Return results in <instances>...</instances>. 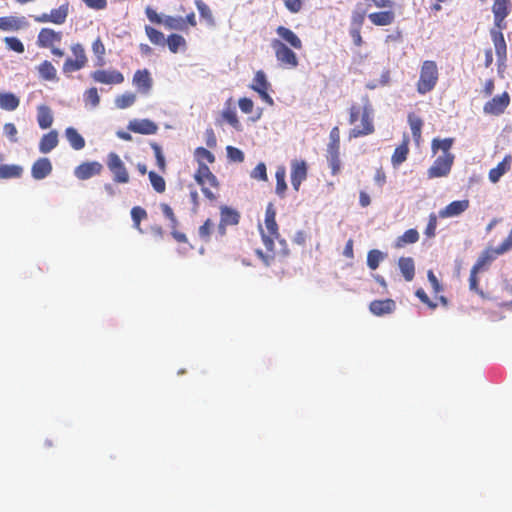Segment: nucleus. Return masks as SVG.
Here are the masks:
<instances>
[{
    "label": "nucleus",
    "mask_w": 512,
    "mask_h": 512,
    "mask_svg": "<svg viewBox=\"0 0 512 512\" xmlns=\"http://www.w3.org/2000/svg\"><path fill=\"white\" fill-rule=\"evenodd\" d=\"M19 104L20 100L15 94L10 92L0 94V108L7 111H13L17 109Z\"/></svg>",
    "instance_id": "nucleus-37"
},
{
    "label": "nucleus",
    "mask_w": 512,
    "mask_h": 512,
    "mask_svg": "<svg viewBox=\"0 0 512 512\" xmlns=\"http://www.w3.org/2000/svg\"><path fill=\"white\" fill-rule=\"evenodd\" d=\"M358 4L351 14L350 29H361L365 20L366 10L360 9Z\"/></svg>",
    "instance_id": "nucleus-45"
},
{
    "label": "nucleus",
    "mask_w": 512,
    "mask_h": 512,
    "mask_svg": "<svg viewBox=\"0 0 512 512\" xmlns=\"http://www.w3.org/2000/svg\"><path fill=\"white\" fill-rule=\"evenodd\" d=\"M150 145H151V148L154 151V155H155V158H156V164H157L159 170L162 171V172H165V170H166V161H165V157H164V155L162 153L161 147L157 143H155V142H152Z\"/></svg>",
    "instance_id": "nucleus-55"
},
{
    "label": "nucleus",
    "mask_w": 512,
    "mask_h": 512,
    "mask_svg": "<svg viewBox=\"0 0 512 512\" xmlns=\"http://www.w3.org/2000/svg\"><path fill=\"white\" fill-rule=\"evenodd\" d=\"M453 138L438 139L435 138L432 141V150L436 153L439 149L443 151V154H451L449 150L453 145Z\"/></svg>",
    "instance_id": "nucleus-47"
},
{
    "label": "nucleus",
    "mask_w": 512,
    "mask_h": 512,
    "mask_svg": "<svg viewBox=\"0 0 512 512\" xmlns=\"http://www.w3.org/2000/svg\"><path fill=\"white\" fill-rule=\"evenodd\" d=\"M239 219L240 215L236 210L229 208L227 206L221 207V219L218 226L220 234H225L226 226L238 224Z\"/></svg>",
    "instance_id": "nucleus-25"
},
{
    "label": "nucleus",
    "mask_w": 512,
    "mask_h": 512,
    "mask_svg": "<svg viewBox=\"0 0 512 512\" xmlns=\"http://www.w3.org/2000/svg\"><path fill=\"white\" fill-rule=\"evenodd\" d=\"M510 104V96L508 92H503L501 95L493 97L486 102L483 106L485 114L498 116L501 115Z\"/></svg>",
    "instance_id": "nucleus-14"
},
{
    "label": "nucleus",
    "mask_w": 512,
    "mask_h": 512,
    "mask_svg": "<svg viewBox=\"0 0 512 512\" xmlns=\"http://www.w3.org/2000/svg\"><path fill=\"white\" fill-rule=\"evenodd\" d=\"M147 216L146 210L140 206H135L131 209V218L136 229H140L141 221L146 219Z\"/></svg>",
    "instance_id": "nucleus-52"
},
{
    "label": "nucleus",
    "mask_w": 512,
    "mask_h": 512,
    "mask_svg": "<svg viewBox=\"0 0 512 512\" xmlns=\"http://www.w3.org/2000/svg\"><path fill=\"white\" fill-rule=\"evenodd\" d=\"M251 178L260 180V181H267V168L265 163L260 162L256 165V167L252 170L250 174Z\"/></svg>",
    "instance_id": "nucleus-57"
},
{
    "label": "nucleus",
    "mask_w": 512,
    "mask_h": 512,
    "mask_svg": "<svg viewBox=\"0 0 512 512\" xmlns=\"http://www.w3.org/2000/svg\"><path fill=\"white\" fill-rule=\"evenodd\" d=\"M148 177H149V180H150V183H151L153 189L157 193L165 192V190H166V182H165V180H164V178L162 176L158 175L154 171H150L148 173Z\"/></svg>",
    "instance_id": "nucleus-49"
},
{
    "label": "nucleus",
    "mask_w": 512,
    "mask_h": 512,
    "mask_svg": "<svg viewBox=\"0 0 512 512\" xmlns=\"http://www.w3.org/2000/svg\"><path fill=\"white\" fill-rule=\"evenodd\" d=\"M454 162L453 154H443L436 158L432 166L428 169L429 178H440L447 176Z\"/></svg>",
    "instance_id": "nucleus-13"
},
{
    "label": "nucleus",
    "mask_w": 512,
    "mask_h": 512,
    "mask_svg": "<svg viewBox=\"0 0 512 512\" xmlns=\"http://www.w3.org/2000/svg\"><path fill=\"white\" fill-rule=\"evenodd\" d=\"M6 47L16 53L22 54L25 51L24 44L17 37H5Z\"/></svg>",
    "instance_id": "nucleus-54"
},
{
    "label": "nucleus",
    "mask_w": 512,
    "mask_h": 512,
    "mask_svg": "<svg viewBox=\"0 0 512 512\" xmlns=\"http://www.w3.org/2000/svg\"><path fill=\"white\" fill-rule=\"evenodd\" d=\"M511 11V0H494L492 12L494 16V27L490 29V36L493 42L499 66H504L507 61V44L503 30L506 28V17Z\"/></svg>",
    "instance_id": "nucleus-3"
},
{
    "label": "nucleus",
    "mask_w": 512,
    "mask_h": 512,
    "mask_svg": "<svg viewBox=\"0 0 512 512\" xmlns=\"http://www.w3.org/2000/svg\"><path fill=\"white\" fill-rule=\"evenodd\" d=\"M512 156L507 154L503 160L492 168L488 173V178L492 183H497L500 178L511 169Z\"/></svg>",
    "instance_id": "nucleus-26"
},
{
    "label": "nucleus",
    "mask_w": 512,
    "mask_h": 512,
    "mask_svg": "<svg viewBox=\"0 0 512 512\" xmlns=\"http://www.w3.org/2000/svg\"><path fill=\"white\" fill-rule=\"evenodd\" d=\"M62 41V31H56L52 28L44 27L40 29L37 35L36 44L41 49L50 50L53 56L61 58L65 55V50L61 47Z\"/></svg>",
    "instance_id": "nucleus-4"
},
{
    "label": "nucleus",
    "mask_w": 512,
    "mask_h": 512,
    "mask_svg": "<svg viewBox=\"0 0 512 512\" xmlns=\"http://www.w3.org/2000/svg\"><path fill=\"white\" fill-rule=\"evenodd\" d=\"M360 119V124L354 125V127L351 129L350 137L358 138L370 135L374 132L373 109L367 97L365 98L364 110Z\"/></svg>",
    "instance_id": "nucleus-9"
},
{
    "label": "nucleus",
    "mask_w": 512,
    "mask_h": 512,
    "mask_svg": "<svg viewBox=\"0 0 512 512\" xmlns=\"http://www.w3.org/2000/svg\"><path fill=\"white\" fill-rule=\"evenodd\" d=\"M58 142V133L52 130L41 137L39 151L43 154L49 153L58 145Z\"/></svg>",
    "instance_id": "nucleus-29"
},
{
    "label": "nucleus",
    "mask_w": 512,
    "mask_h": 512,
    "mask_svg": "<svg viewBox=\"0 0 512 512\" xmlns=\"http://www.w3.org/2000/svg\"><path fill=\"white\" fill-rule=\"evenodd\" d=\"M307 164L304 160H294L291 163V184L298 191L301 183L307 178Z\"/></svg>",
    "instance_id": "nucleus-18"
},
{
    "label": "nucleus",
    "mask_w": 512,
    "mask_h": 512,
    "mask_svg": "<svg viewBox=\"0 0 512 512\" xmlns=\"http://www.w3.org/2000/svg\"><path fill=\"white\" fill-rule=\"evenodd\" d=\"M85 105H89L91 108H95L100 103V96L98 90L95 87H91L84 93Z\"/></svg>",
    "instance_id": "nucleus-51"
},
{
    "label": "nucleus",
    "mask_w": 512,
    "mask_h": 512,
    "mask_svg": "<svg viewBox=\"0 0 512 512\" xmlns=\"http://www.w3.org/2000/svg\"><path fill=\"white\" fill-rule=\"evenodd\" d=\"M439 78L438 66L435 61L423 62L418 79V93L425 94L432 91Z\"/></svg>",
    "instance_id": "nucleus-6"
},
{
    "label": "nucleus",
    "mask_w": 512,
    "mask_h": 512,
    "mask_svg": "<svg viewBox=\"0 0 512 512\" xmlns=\"http://www.w3.org/2000/svg\"><path fill=\"white\" fill-rule=\"evenodd\" d=\"M92 51L93 53L95 54L96 58H97V65L98 66H102L105 64V53H106V48H105V45L104 43L102 42L101 38L98 37L97 39L94 40V42L92 43Z\"/></svg>",
    "instance_id": "nucleus-44"
},
{
    "label": "nucleus",
    "mask_w": 512,
    "mask_h": 512,
    "mask_svg": "<svg viewBox=\"0 0 512 512\" xmlns=\"http://www.w3.org/2000/svg\"><path fill=\"white\" fill-rule=\"evenodd\" d=\"M103 165L97 161L83 162L74 169V175L79 180H87L101 174Z\"/></svg>",
    "instance_id": "nucleus-17"
},
{
    "label": "nucleus",
    "mask_w": 512,
    "mask_h": 512,
    "mask_svg": "<svg viewBox=\"0 0 512 512\" xmlns=\"http://www.w3.org/2000/svg\"><path fill=\"white\" fill-rule=\"evenodd\" d=\"M52 163L49 158L41 157L37 159L31 167V175L35 180H42L52 172Z\"/></svg>",
    "instance_id": "nucleus-22"
},
{
    "label": "nucleus",
    "mask_w": 512,
    "mask_h": 512,
    "mask_svg": "<svg viewBox=\"0 0 512 512\" xmlns=\"http://www.w3.org/2000/svg\"><path fill=\"white\" fill-rule=\"evenodd\" d=\"M136 101V95L132 92H125L115 98V105L119 109H126Z\"/></svg>",
    "instance_id": "nucleus-46"
},
{
    "label": "nucleus",
    "mask_w": 512,
    "mask_h": 512,
    "mask_svg": "<svg viewBox=\"0 0 512 512\" xmlns=\"http://www.w3.org/2000/svg\"><path fill=\"white\" fill-rule=\"evenodd\" d=\"M276 33L280 39H273L271 41V47L274 50L276 60L284 68H296L299 61L291 48L301 50L303 47L301 39L295 32L285 26H278Z\"/></svg>",
    "instance_id": "nucleus-2"
},
{
    "label": "nucleus",
    "mask_w": 512,
    "mask_h": 512,
    "mask_svg": "<svg viewBox=\"0 0 512 512\" xmlns=\"http://www.w3.org/2000/svg\"><path fill=\"white\" fill-rule=\"evenodd\" d=\"M107 167L113 174V180L116 183L125 184L129 182V173L125 164L118 154L111 152L107 156Z\"/></svg>",
    "instance_id": "nucleus-12"
},
{
    "label": "nucleus",
    "mask_w": 512,
    "mask_h": 512,
    "mask_svg": "<svg viewBox=\"0 0 512 512\" xmlns=\"http://www.w3.org/2000/svg\"><path fill=\"white\" fill-rule=\"evenodd\" d=\"M91 77L101 84H121L124 81L123 74L117 70H96Z\"/></svg>",
    "instance_id": "nucleus-19"
},
{
    "label": "nucleus",
    "mask_w": 512,
    "mask_h": 512,
    "mask_svg": "<svg viewBox=\"0 0 512 512\" xmlns=\"http://www.w3.org/2000/svg\"><path fill=\"white\" fill-rule=\"evenodd\" d=\"M238 105L243 113L249 114L253 111L254 103L250 98H240L238 101Z\"/></svg>",
    "instance_id": "nucleus-62"
},
{
    "label": "nucleus",
    "mask_w": 512,
    "mask_h": 512,
    "mask_svg": "<svg viewBox=\"0 0 512 512\" xmlns=\"http://www.w3.org/2000/svg\"><path fill=\"white\" fill-rule=\"evenodd\" d=\"M29 27V22L24 16H4L0 17V30L19 31Z\"/></svg>",
    "instance_id": "nucleus-20"
},
{
    "label": "nucleus",
    "mask_w": 512,
    "mask_h": 512,
    "mask_svg": "<svg viewBox=\"0 0 512 512\" xmlns=\"http://www.w3.org/2000/svg\"><path fill=\"white\" fill-rule=\"evenodd\" d=\"M145 14L150 22L154 24H163L167 29L185 31L187 27L184 25L182 17L165 16L162 18L153 8L146 7Z\"/></svg>",
    "instance_id": "nucleus-11"
},
{
    "label": "nucleus",
    "mask_w": 512,
    "mask_h": 512,
    "mask_svg": "<svg viewBox=\"0 0 512 512\" xmlns=\"http://www.w3.org/2000/svg\"><path fill=\"white\" fill-rule=\"evenodd\" d=\"M259 229L266 252L256 250V254L266 266H270L277 257L285 258L289 254L287 242L280 238L276 211L272 203L266 207L264 228L260 225Z\"/></svg>",
    "instance_id": "nucleus-1"
},
{
    "label": "nucleus",
    "mask_w": 512,
    "mask_h": 512,
    "mask_svg": "<svg viewBox=\"0 0 512 512\" xmlns=\"http://www.w3.org/2000/svg\"><path fill=\"white\" fill-rule=\"evenodd\" d=\"M427 276H428V281L431 285L432 291L434 293L435 301L434 302L431 301L429 299V297L427 296V294L421 289H418V299H420L421 302L426 304L431 309H434L435 307H437V302H440V303L446 305L447 299L442 295H438L443 290V287H442L441 283L439 282L438 278L436 277V275L434 274V272L432 270L428 271Z\"/></svg>",
    "instance_id": "nucleus-10"
},
{
    "label": "nucleus",
    "mask_w": 512,
    "mask_h": 512,
    "mask_svg": "<svg viewBox=\"0 0 512 512\" xmlns=\"http://www.w3.org/2000/svg\"><path fill=\"white\" fill-rule=\"evenodd\" d=\"M470 202L468 199L453 201L448 204L445 208L439 211V216L441 218H450L455 217L463 212H465L469 208Z\"/></svg>",
    "instance_id": "nucleus-24"
},
{
    "label": "nucleus",
    "mask_w": 512,
    "mask_h": 512,
    "mask_svg": "<svg viewBox=\"0 0 512 512\" xmlns=\"http://www.w3.org/2000/svg\"><path fill=\"white\" fill-rule=\"evenodd\" d=\"M395 302L392 299L374 300L370 303L369 309L376 316L390 314L395 310Z\"/></svg>",
    "instance_id": "nucleus-27"
},
{
    "label": "nucleus",
    "mask_w": 512,
    "mask_h": 512,
    "mask_svg": "<svg viewBox=\"0 0 512 512\" xmlns=\"http://www.w3.org/2000/svg\"><path fill=\"white\" fill-rule=\"evenodd\" d=\"M368 18L376 26H387L394 22L395 13L392 10L373 12L368 14Z\"/></svg>",
    "instance_id": "nucleus-28"
},
{
    "label": "nucleus",
    "mask_w": 512,
    "mask_h": 512,
    "mask_svg": "<svg viewBox=\"0 0 512 512\" xmlns=\"http://www.w3.org/2000/svg\"><path fill=\"white\" fill-rule=\"evenodd\" d=\"M327 160L331 168V174L337 175L341 170L340 152L327 153Z\"/></svg>",
    "instance_id": "nucleus-53"
},
{
    "label": "nucleus",
    "mask_w": 512,
    "mask_h": 512,
    "mask_svg": "<svg viewBox=\"0 0 512 512\" xmlns=\"http://www.w3.org/2000/svg\"><path fill=\"white\" fill-rule=\"evenodd\" d=\"M195 5L199 11L201 18H203L207 24L214 25L215 20L210 7L202 0H196Z\"/></svg>",
    "instance_id": "nucleus-43"
},
{
    "label": "nucleus",
    "mask_w": 512,
    "mask_h": 512,
    "mask_svg": "<svg viewBox=\"0 0 512 512\" xmlns=\"http://www.w3.org/2000/svg\"><path fill=\"white\" fill-rule=\"evenodd\" d=\"M222 116L234 128L239 127V120H238L237 114L234 110L227 109V110L223 111Z\"/></svg>",
    "instance_id": "nucleus-61"
},
{
    "label": "nucleus",
    "mask_w": 512,
    "mask_h": 512,
    "mask_svg": "<svg viewBox=\"0 0 512 512\" xmlns=\"http://www.w3.org/2000/svg\"><path fill=\"white\" fill-rule=\"evenodd\" d=\"M23 168L20 165H0V179L20 178Z\"/></svg>",
    "instance_id": "nucleus-38"
},
{
    "label": "nucleus",
    "mask_w": 512,
    "mask_h": 512,
    "mask_svg": "<svg viewBox=\"0 0 512 512\" xmlns=\"http://www.w3.org/2000/svg\"><path fill=\"white\" fill-rule=\"evenodd\" d=\"M284 5L291 13H298L303 6L302 0H284Z\"/></svg>",
    "instance_id": "nucleus-63"
},
{
    "label": "nucleus",
    "mask_w": 512,
    "mask_h": 512,
    "mask_svg": "<svg viewBox=\"0 0 512 512\" xmlns=\"http://www.w3.org/2000/svg\"><path fill=\"white\" fill-rule=\"evenodd\" d=\"M37 71L39 73V76L43 80H46V81L58 80L57 70L54 67V65L48 60H44L43 62H41L37 67Z\"/></svg>",
    "instance_id": "nucleus-32"
},
{
    "label": "nucleus",
    "mask_w": 512,
    "mask_h": 512,
    "mask_svg": "<svg viewBox=\"0 0 512 512\" xmlns=\"http://www.w3.org/2000/svg\"><path fill=\"white\" fill-rule=\"evenodd\" d=\"M436 227H437V216H436V214L432 213L429 216V221L425 228L424 234L428 238L434 237L436 234Z\"/></svg>",
    "instance_id": "nucleus-60"
},
{
    "label": "nucleus",
    "mask_w": 512,
    "mask_h": 512,
    "mask_svg": "<svg viewBox=\"0 0 512 512\" xmlns=\"http://www.w3.org/2000/svg\"><path fill=\"white\" fill-rule=\"evenodd\" d=\"M399 269L406 281H412L414 278V260L411 257H401L398 260Z\"/></svg>",
    "instance_id": "nucleus-35"
},
{
    "label": "nucleus",
    "mask_w": 512,
    "mask_h": 512,
    "mask_svg": "<svg viewBox=\"0 0 512 512\" xmlns=\"http://www.w3.org/2000/svg\"><path fill=\"white\" fill-rule=\"evenodd\" d=\"M227 156L231 161L234 162H243L244 161V153L233 146H227L226 148Z\"/></svg>",
    "instance_id": "nucleus-59"
},
{
    "label": "nucleus",
    "mask_w": 512,
    "mask_h": 512,
    "mask_svg": "<svg viewBox=\"0 0 512 512\" xmlns=\"http://www.w3.org/2000/svg\"><path fill=\"white\" fill-rule=\"evenodd\" d=\"M145 33L152 44L158 45V46L165 45L166 39H165L164 34L161 31H159L151 26H145Z\"/></svg>",
    "instance_id": "nucleus-42"
},
{
    "label": "nucleus",
    "mask_w": 512,
    "mask_h": 512,
    "mask_svg": "<svg viewBox=\"0 0 512 512\" xmlns=\"http://www.w3.org/2000/svg\"><path fill=\"white\" fill-rule=\"evenodd\" d=\"M194 179L201 186V191L206 198L211 201L216 199V195L209 189V187L218 189L219 182L207 164H201L198 166L194 174Z\"/></svg>",
    "instance_id": "nucleus-7"
},
{
    "label": "nucleus",
    "mask_w": 512,
    "mask_h": 512,
    "mask_svg": "<svg viewBox=\"0 0 512 512\" xmlns=\"http://www.w3.org/2000/svg\"><path fill=\"white\" fill-rule=\"evenodd\" d=\"M128 130L142 135H153L158 131V126L150 119H134L129 122Z\"/></svg>",
    "instance_id": "nucleus-21"
},
{
    "label": "nucleus",
    "mask_w": 512,
    "mask_h": 512,
    "mask_svg": "<svg viewBox=\"0 0 512 512\" xmlns=\"http://www.w3.org/2000/svg\"><path fill=\"white\" fill-rule=\"evenodd\" d=\"M68 16V4H63L56 9H52L50 13H43L35 16L34 20L38 23H54L57 25L63 24Z\"/></svg>",
    "instance_id": "nucleus-15"
},
{
    "label": "nucleus",
    "mask_w": 512,
    "mask_h": 512,
    "mask_svg": "<svg viewBox=\"0 0 512 512\" xmlns=\"http://www.w3.org/2000/svg\"><path fill=\"white\" fill-rule=\"evenodd\" d=\"M334 152H340V130L337 126L331 129L327 145V153Z\"/></svg>",
    "instance_id": "nucleus-41"
},
{
    "label": "nucleus",
    "mask_w": 512,
    "mask_h": 512,
    "mask_svg": "<svg viewBox=\"0 0 512 512\" xmlns=\"http://www.w3.org/2000/svg\"><path fill=\"white\" fill-rule=\"evenodd\" d=\"M37 122L41 129H47L52 125L53 115L50 107L40 105L37 108Z\"/></svg>",
    "instance_id": "nucleus-33"
},
{
    "label": "nucleus",
    "mask_w": 512,
    "mask_h": 512,
    "mask_svg": "<svg viewBox=\"0 0 512 512\" xmlns=\"http://www.w3.org/2000/svg\"><path fill=\"white\" fill-rule=\"evenodd\" d=\"M501 254L502 253L498 252V247L496 249L487 248L481 253V255L478 257L477 261L472 267L477 268L478 270L481 271L486 266L490 265L497 255Z\"/></svg>",
    "instance_id": "nucleus-31"
},
{
    "label": "nucleus",
    "mask_w": 512,
    "mask_h": 512,
    "mask_svg": "<svg viewBox=\"0 0 512 512\" xmlns=\"http://www.w3.org/2000/svg\"><path fill=\"white\" fill-rule=\"evenodd\" d=\"M480 270L472 267L469 275V289L478 294L482 299L493 300L497 305L506 307L512 305V287L508 284L501 286V295H495L493 297L488 296L483 290L479 288L478 273Z\"/></svg>",
    "instance_id": "nucleus-5"
},
{
    "label": "nucleus",
    "mask_w": 512,
    "mask_h": 512,
    "mask_svg": "<svg viewBox=\"0 0 512 512\" xmlns=\"http://www.w3.org/2000/svg\"><path fill=\"white\" fill-rule=\"evenodd\" d=\"M65 136L70 146L75 150H81L85 147V139L78 131L73 127H68L65 130Z\"/></svg>",
    "instance_id": "nucleus-34"
},
{
    "label": "nucleus",
    "mask_w": 512,
    "mask_h": 512,
    "mask_svg": "<svg viewBox=\"0 0 512 512\" xmlns=\"http://www.w3.org/2000/svg\"><path fill=\"white\" fill-rule=\"evenodd\" d=\"M364 110V105L360 106L358 104H352L349 108V123L351 125H356V122L362 116V112Z\"/></svg>",
    "instance_id": "nucleus-58"
},
{
    "label": "nucleus",
    "mask_w": 512,
    "mask_h": 512,
    "mask_svg": "<svg viewBox=\"0 0 512 512\" xmlns=\"http://www.w3.org/2000/svg\"><path fill=\"white\" fill-rule=\"evenodd\" d=\"M416 242V229L411 228L407 230L403 235L399 236L395 241L396 248H402L407 244Z\"/></svg>",
    "instance_id": "nucleus-48"
},
{
    "label": "nucleus",
    "mask_w": 512,
    "mask_h": 512,
    "mask_svg": "<svg viewBox=\"0 0 512 512\" xmlns=\"http://www.w3.org/2000/svg\"><path fill=\"white\" fill-rule=\"evenodd\" d=\"M132 83L139 92L147 94L152 88L153 81L150 72L147 69H142L134 73Z\"/></svg>",
    "instance_id": "nucleus-23"
},
{
    "label": "nucleus",
    "mask_w": 512,
    "mask_h": 512,
    "mask_svg": "<svg viewBox=\"0 0 512 512\" xmlns=\"http://www.w3.org/2000/svg\"><path fill=\"white\" fill-rule=\"evenodd\" d=\"M70 50L74 58H66L62 66V72L66 76H70L72 73L83 69L88 63L85 48L81 43L72 44Z\"/></svg>",
    "instance_id": "nucleus-8"
},
{
    "label": "nucleus",
    "mask_w": 512,
    "mask_h": 512,
    "mask_svg": "<svg viewBox=\"0 0 512 512\" xmlns=\"http://www.w3.org/2000/svg\"><path fill=\"white\" fill-rule=\"evenodd\" d=\"M409 153L408 139L404 138L403 142L396 147L391 157V162L394 167L401 165L406 159Z\"/></svg>",
    "instance_id": "nucleus-36"
},
{
    "label": "nucleus",
    "mask_w": 512,
    "mask_h": 512,
    "mask_svg": "<svg viewBox=\"0 0 512 512\" xmlns=\"http://www.w3.org/2000/svg\"><path fill=\"white\" fill-rule=\"evenodd\" d=\"M171 53H178L180 50L185 51L187 48V42L185 38L177 33H172L166 38V43Z\"/></svg>",
    "instance_id": "nucleus-30"
},
{
    "label": "nucleus",
    "mask_w": 512,
    "mask_h": 512,
    "mask_svg": "<svg viewBox=\"0 0 512 512\" xmlns=\"http://www.w3.org/2000/svg\"><path fill=\"white\" fill-rule=\"evenodd\" d=\"M276 178V187H275V193L283 198L285 196L286 190H287V184H286V170L283 166L278 167L275 173Z\"/></svg>",
    "instance_id": "nucleus-39"
},
{
    "label": "nucleus",
    "mask_w": 512,
    "mask_h": 512,
    "mask_svg": "<svg viewBox=\"0 0 512 512\" xmlns=\"http://www.w3.org/2000/svg\"><path fill=\"white\" fill-rule=\"evenodd\" d=\"M269 87L270 84L267 81L265 73L262 70L257 71L254 75L253 82L251 84V89L256 91L263 101L272 105L273 99L268 94Z\"/></svg>",
    "instance_id": "nucleus-16"
},
{
    "label": "nucleus",
    "mask_w": 512,
    "mask_h": 512,
    "mask_svg": "<svg viewBox=\"0 0 512 512\" xmlns=\"http://www.w3.org/2000/svg\"><path fill=\"white\" fill-rule=\"evenodd\" d=\"M383 259L384 254L380 250H370L367 254V265L371 270H375Z\"/></svg>",
    "instance_id": "nucleus-50"
},
{
    "label": "nucleus",
    "mask_w": 512,
    "mask_h": 512,
    "mask_svg": "<svg viewBox=\"0 0 512 512\" xmlns=\"http://www.w3.org/2000/svg\"><path fill=\"white\" fill-rule=\"evenodd\" d=\"M194 156L198 162V166L201 164H212L215 162V156L212 152L204 147H198L195 149Z\"/></svg>",
    "instance_id": "nucleus-40"
},
{
    "label": "nucleus",
    "mask_w": 512,
    "mask_h": 512,
    "mask_svg": "<svg viewBox=\"0 0 512 512\" xmlns=\"http://www.w3.org/2000/svg\"><path fill=\"white\" fill-rule=\"evenodd\" d=\"M4 133L11 142H16L17 128L13 123H6L4 125Z\"/></svg>",
    "instance_id": "nucleus-64"
},
{
    "label": "nucleus",
    "mask_w": 512,
    "mask_h": 512,
    "mask_svg": "<svg viewBox=\"0 0 512 512\" xmlns=\"http://www.w3.org/2000/svg\"><path fill=\"white\" fill-rule=\"evenodd\" d=\"M214 224L211 219H207L198 229L199 237L208 242L210 240L211 232L213 230Z\"/></svg>",
    "instance_id": "nucleus-56"
}]
</instances>
